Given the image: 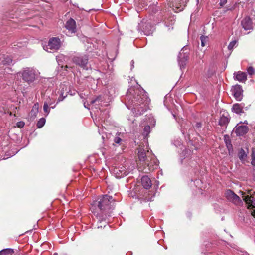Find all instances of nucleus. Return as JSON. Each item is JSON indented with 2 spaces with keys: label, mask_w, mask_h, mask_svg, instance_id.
I'll list each match as a JSON object with an SVG mask.
<instances>
[{
  "label": "nucleus",
  "mask_w": 255,
  "mask_h": 255,
  "mask_svg": "<svg viewBox=\"0 0 255 255\" xmlns=\"http://www.w3.org/2000/svg\"><path fill=\"white\" fill-rule=\"evenodd\" d=\"M127 106L136 115L142 114L147 109L150 99L147 93L140 87H131L128 90L126 96Z\"/></svg>",
  "instance_id": "1"
},
{
  "label": "nucleus",
  "mask_w": 255,
  "mask_h": 255,
  "mask_svg": "<svg viewBox=\"0 0 255 255\" xmlns=\"http://www.w3.org/2000/svg\"><path fill=\"white\" fill-rule=\"evenodd\" d=\"M115 202L112 196L104 195L93 202L91 209L99 221L105 220L108 217L111 216L115 207Z\"/></svg>",
  "instance_id": "2"
},
{
  "label": "nucleus",
  "mask_w": 255,
  "mask_h": 255,
  "mask_svg": "<svg viewBox=\"0 0 255 255\" xmlns=\"http://www.w3.org/2000/svg\"><path fill=\"white\" fill-rule=\"evenodd\" d=\"M138 156L140 161V165L143 166V168L140 166L139 167V171L148 173L154 170V167H153L154 165L152 162H149V160L154 159V155L149 151L147 147L145 148L140 147L138 148Z\"/></svg>",
  "instance_id": "3"
},
{
  "label": "nucleus",
  "mask_w": 255,
  "mask_h": 255,
  "mask_svg": "<svg viewBox=\"0 0 255 255\" xmlns=\"http://www.w3.org/2000/svg\"><path fill=\"white\" fill-rule=\"evenodd\" d=\"M19 74L22 79L28 83L33 82L35 79V71L31 68H25L19 72Z\"/></svg>",
  "instance_id": "4"
},
{
  "label": "nucleus",
  "mask_w": 255,
  "mask_h": 255,
  "mask_svg": "<svg viewBox=\"0 0 255 255\" xmlns=\"http://www.w3.org/2000/svg\"><path fill=\"white\" fill-rule=\"evenodd\" d=\"M72 61L76 65L85 69L87 67L88 57L86 55H79L72 58Z\"/></svg>",
  "instance_id": "5"
},
{
  "label": "nucleus",
  "mask_w": 255,
  "mask_h": 255,
  "mask_svg": "<svg viewBox=\"0 0 255 255\" xmlns=\"http://www.w3.org/2000/svg\"><path fill=\"white\" fill-rule=\"evenodd\" d=\"M61 47V41L58 37L51 38L48 41V45L46 46V49L48 51V49L51 50H57Z\"/></svg>",
  "instance_id": "6"
},
{
  "label": "nucleus",
  "mask_w": 255,
  "mask_h": 255,
  "mask_svg": "<svg viewBox=\"0 0 255 255\" xmlns=\"http://www.w3.org/2000/svg\"><path fill=\"white\" fill-rule=\"evenodd\" d=\"M225 195L228 200L237 205H240L242 203L240 198L231 190H227L225 193Z\"/></svg>",
  "instance_id": "7"
},
{
  "label": "nucleus",
  "mask_w": 255,
  "mask_h": 255,
  "mask_svg": "<svg viewBox=\"0 0 255 255\" xmlns=\"http://www.w3.org/2000/svg\"><path fill=\"white\" fill-rule=\"evenodd\" d=\"M232 95L237 101H240L243 98V90L240 85H236L232 89Z\"/></svg>",
  "instance_id": "8"
},
{
  "label": "nucleus",
  "mask_w": 255,
  "mask_h": 255,
  "mask_svg": "<svg viewBox=\"0 0 255 255\" xmlns=\"http://www.w3.org/2000/svg\"><path fill=\"white\" fill-rule=\"evenodd\" d=\"M249 130V128L245 125H239L238 124L234 128V132L238 136H243L246 134Z\"/></svg>",
  "instance_id": "9"
},
{
  "label": "nucleus",
  "mask_w": 255,
  "mask_h": 255,
  "mask_svg": "<svg viewBox=\"0 0 255 255\" xmlns=\"http://www.w3.org/2000/svg\"><path fill=\"white\" fill-rule=\"evenodd\" d=\"M184 50H182L178 56V63L181 69L184 68L189 59V56L186 54H183Z\"/></svg>",
  "instance_id": "10"
},
{
  "label": "nucleus",
  "mask_w": 255,
  "mask_h": 255,
  "mask_svg": "<svg viewBox=\"0 0 255 255\" xmlns=\"http://www.w3.org/2000/svg\"><path fill=\"white\" fill-rule=\"evenodd\" d=\"M66 28L71 33H75L76 32V21L72 18H70L66 23Z\"/></svg>",
  "instance_id": "11"
},
{
  "label": "nucleus",
  "mask_w": 255,
  "mask_h": 255,
  "mask_svg": "<svg viewBox=\"0 0 255 255\" xmlns=\"http://www.w3.org/2000/svg\"><path fill=\"white\" fill-rule=\"evenodd\" d=\"M241 24L245 30L253 29V22L249 17L244 18L241 22Z\"/></svg>",
  "instance_id": "12"
},
{
  "label": "nucleus",
  "mask_w": 255,
  "mask_h": 255,
  "mask_svg": "<svg viewBox=\"0 0 255 255\" xmlns=\"http://www.w3.org/2000/svg\"><path fill=\"white\" fill-rule=\"evenodd\" d=\"M242 195L243 200L248 205V206L255 208V198L251 196L245 195V194H242Z\"/></svg>",
  "instance_id": "13"
},
{
  "label": "nucleus",
  "mask_w": 255,
  "mask_h": 255,
  "mask_svg": "<svg viewBox=\"0 0 255 255\" xmlns=\"http://www.w3.org/2000/svg\"><path fill=\"white\" fill-rule=\"evenodd\" d=\"M230 117L228 113H224L221 116L219 121V125L221 126H227L229 122H230Z\"/></svg>",
  "instance_id": "14"
},
{
  "label": "nucleus",
  "mask_w": 255,
  "mask_h": 255,
  "mask_svg": "<svg viewBox=\"0 0 255 255\" xmlns=\"http://www.w3.org/2000/svg\"><path fill=\"white\" fill-rule=\"evenodd\" d=\"M234 77L239 82H244L247 80V74L245 72L241 71L235 72L234 73Z\"/></svg>",
  "instance_id": "15"
},
{
  "label": "nucleus",
  "mask_w": 255,
  "mask_h": 255,
  "mask_svg": "<svg viewBox=\"0 0 255 255\" xmlns=\"http://www.w3.org/2000/svg\"><path fill=\"white\" fill-rule=\"evenodd\" d=\"M245 104L244 103H236L233 104L232 110V112L237 114H241L244 113L243 108Z\"/></svg>",
  "instance_id": "16"
},
{
  "label": "nucleus",
  "mask_w": 255,
  "mask_h": 255,
  "mask_svg": "<svg viewBox=\"0 0 255 255\" xmlns=\"http://www.w3.org/2000/svg\"><path fill=\"white\" fill-rule=\"evenodd\" d=\"M143 187L146 189H149L152 186V182L150 178L147 176H143L141 179Z\"/></svg>",
  "instance_id": "17"
},
{
  "label": "nucleus",
  "mask_w": 255,
  "mask_h": 255,
  "mask_svg": "<svg viewBox=\"0 0 255 255\" xmlns=\"http://www.w3.org/2000/svg\"><path fill=\"white\" fill-rule=\"evenodd\" d=\"M38 103H36L34 104L33 106L32 107V108L29 113V115L30 116V118L32 119H34L35 117H36L37 114L38 112Z\"/></svg>",
  "instance_id": "18"
},
{
  "label": "nucleus",
  "mask_w": 255,
  "mask_h": 255,
  "mask_svg": "<svg viewBox=\"0 0 255 255\" xmlns=\"http://www.w3.org/2000/svg\"><path fill=\"white\" fill-rule=\"evenodd\" d=\"M143 32L146 35H149L152 33V27L149 24H145V25L143 26Z\"/></svg>",
  "instance_id": "19"
},
{
  "label": "nucleus",
  "mask_w": 255,
  "mask_h": 255,
  "mask_svg": "<svg viewBox=\"0 0 255 255\" xmlns=\"http://www.w3.org/2000/svg\"><path fill=\"white\" fill-rule=\"evenodd\" d=\"M224 140L226 143L227 148L229 150L230 148L232 147L229 136L228 135H225L224 136Z\"/></svg>",
  "instance_id": "20"
},
{
  "label": "nucleus",
  "mask_w": 255,
  "mask_h": 255,
  "mask_svg": "<svg viewBox=\"0 0 255 255\" xmlns=\"http://www.w3.org/2000/svg\"><path fill=\"white\" fill-rule=\"evenodd\" d=\"M12 63V59L9 56H7L6 57H5L1 62L2 64L4 66V65H11Z\"/></svg>",
  "instance_id": "21"
},
{
  "label": "nucleus",
  "mask_w": 255,
  "mask_h": 255,
  "mask_svg": "<svg viewBox=\"0 0 255 255\" xmlns=\"http://www.w3.org/2000/svg\"><path fill=\"white\" fill-rule=\"evenodd\" d=\"M13 252L14 251L12 249H4L0 251V255H6L8 254H12Z\"/></svg>",
  "instance_id": "22"
},
{
  "label": "nucleus",
  "mask_w": 255,
  "mask_h": 255,
  "mask_svg": "<svg viewBox=\"0 0 255 255\" xmlns=\"http://www.w3.org/2000/svg\"><path fill=\"white\" fill-rule=\"evenodd\" d=\"M118 168V170L120 172L119 175H116L117 177L118 178H121L124 176H126L128 174V171L126 170L125 169H123L122 167H121L120 169L119 168Z\"/></svg>",
  "instance_id": "23"
},
{
  "label": "nucleus",
  "mask_w": 255,
  "mask_h": 255,
  "mask_svg": "<svg viewBox=\"0 0 255 255\" xmlns=\"http://www.w3.org/2000/svg\"><path fill=\"white\" fill-rule=\"evenodd\" d=\"M200 40L201 41V46L204 47L208 43L209 38L208 36H204L202 35L200 37Z\"/></svg>",
  "instance_id": "24"
},
{
  "label": "nucleus",
  "mask_w": 255,
  "mask_h": 255,
  "mask_svg": "<svg viewBox=\"0 0 255 255\" xmlns=\"http://www.w3.org/2000/svg\"><path fill=\"white\" fill-rule=\"evenodd\" d=\"M237 42L238 41L236 40H233L231 42H230L228 46V50L230 51H232L234 47L237 46Z\"/></svg>",
  "instance_id": "25"
},
{
  "label": "nucleus",
  "mask_w": 255,
  "mask_h": 255,
  "mask_svg": "<svg viewBox=\"0 0 255 255\" xmlns=\"http://www.w3.org/2000/svg\"><path fill=\"white\" fill-rule=\"evenodd\" d=\"M150 127L148 125L146 126L143 129V135L145 137H146L148 135V134L150 133Z\"/></svg>",
  "instance_id": "26"
},
{
  "label": "nucleus",
  "mask_w": 255,
  "mask_h": 255,
  "mask_svg": "<svg viewBox=\"0 0 255 255\" xmlns=\"http://www.w3.org/2000/svg\"><path fill=\"white\" fill-rule=\"evenodd\" d=\"M52 105V103H48L45 102L43 105V110L45 113L48 115L49 113L50 109H49V106Z\"/></svg>",
  "instance_id": "27"
},
{
  "label": "nucleus",
  "mask_w": 255,
  "mask_h": 255,
  "mask_svg": "<svg viewBox=\"0 0 255 255\" xmlns=\"http://www.w3.org/2000/svg\"><path fill=\"white\" fill-rule=\"evenodd\" d=\"M45 121V119L44 118L40 119L37 123V127L38 128H41L44 125Z\"/></svg>",
  "instance_id": "28"
},
{
  "label": "nucleus",
  "mask_w": 255,
  "mask_h": 255,
  "mask_svg": "<svg viewBox=\"0 0 255 255\" xmlns=\"http://www.w3.org/2000/svg\"><path fill=\"white\" fill-rule=\"evenodd\" d=\"M97 219L98 220V228H102V226H103L104 228L106 227V224L107 223V222H106V219L105 220L99 221L98 218H97Z\"/></svg>",
  "instance_id": "29"
},
{
  "label": "nucleus",
  "mask_w": 255,
  "mask_h": 255,
  "mask_svg": "<svg viewBox=\"0 0 255 255\" xmlns=\"http://www.w3.org/2000/svg\"><path fill=\"white\" fill-rule=\"evenodd\" d=\"M149 162H152V164L154 165L153 166V167H154V170L155 169H156L158 166V162L157 160V159L155 158V156H154V159L153 160H149Z\"/></svg>",
  "instance_id": "30"
},
{
  "label": "nucleus",
  "mask_w": 255,
  "mask_h": 255,
  "mask_svg": "<svg viewBox=\"0 0 255 255\" xmlns=\"http://www.w3.org/2000/svg\"><path fill=\"white\" fill-rule=\"evenodd\" d=\"M247 156L244 150L243 149H241L239 154V158L241 160L245 159V157Z\"/></svg>",
  "instance_id": "31"
},
{
  "label": "nucleus",
  "mask_w": 255,
  "mask_h": 255,
  "mask_svg": "<svg viewBox=\"0 0 255 255\" xmlns=\"http://www.w3.org/2000/svg\"><path fill=\"white\" fill-rule=\"evenodd\" d=\"M122 141V140L121 139V138L118 136L115 137L114 139V143L116 144H118L119 145L121 144Z\"/></svg>",
  "instance_id": "32"
},
{
  "label": "nucleus",
  "mask_w": 255,
  "mask_h": 255,
  "mask_svg": "<svg viewBox=\"0 0 255 255\" xmlns=\"http://www.w3.org/2000/svg\"><path fill=\"white\" fill-rule=\"evenodd\" d=\"M252 161L251 164L253 166H255V154L254 152H252L251 154Z\"/></svg>",
  "instance_id": "33"
},
{
  "label": "nucleus",
  "mask_w": 255,
  "mask_h": 255,
  "mask_svg": "<svg viewBox=\"0 0 255 255\" xmlns=\"http://www.w3.org/2000/svg\"><path fill=\"white\" fill-rule=\"evenodd\" d=\"M66 96H67V95H66V96H64L63 93L62 92H61L60 94V96L57 99V103L62 101Z\"/></svg>",
  "instance_id": "34"
},
{
  "label": "nucleus",
  "mask_w": 255,
  "mask_h": 255,
  "mask_svg": "<svg viewBox=\"0 0 255 255\" xmlns=\"http://www.w3.org/2000/svg\"><path fill=\"white\" fill-rule=\"evenodd\" d=\"M247 72L249 75H253L254 73V69L252 67H249L247 69Z\"/></svg>",
  "instance_id": "35"
},
{
  "label": "nucleus",
  "mask_w": 255,
  "mask_h": 255,
  "mask_svg": "<svg viewBox=\"0 0 255 255\" xmlns=\"http://www.w3.org/2000/svg\"><path fill=\"white\" fill-rule=\"evenodd\" d=\"M25 125L24 122L22 121L18 122L17 123L16 125L18 128H22Z\"/></svg>",
  "instance_id": "36"
},
{
  "label": "nucleus",
  "mask_w": 255,
  "mask_h": 255,
  "mask_svg": "<svg viewBox=\"0 0 255 255\" xmlns=\"http://www.w3.org/2000/svg\"><path fill=\"white\" fill-rule=\"evenodd\" d=\"M227 3V0H220V5L221 6H224Z\"/></svg>",
  "instance_id": "37"
},
{
  "label": "nucleus",
  "mask_w": 255,
  "mask_h": 255,
  "mask_svg": "<svg viewBox=\"0 0 255 255\" xmlns=\"http://www.w3.org/2000/svg\"><path fill=\"white\" fill-rule=\"evenodd\" d=\"M114 173L117 175H119L120 172L118 170V168H115L114 170Z\"/></svg>",
  "instance_id": "38"
},
{
  "label": "nucleus",
  "mask_w": 255,
  "mask_h": 255,
  "mask_svg": "<svg viewBox=\"0 0 255 255\" xmlns=\"http://www.w3.org/2000/svg\"><path fill=\"white\" fill-rule=\"evenodd\" d=\"M202 124L201 123H197L196 124V128H201Z\"/></svg>",
  "instance_id": "39"
},
{
  "label": "nucleus",
  "mask_w": 255,
  "mask_h": 255,
  "mask_svg": "<svg viewBox=\"0 0 255 255\" xmlns=\"http://www.w3.org/2000/svg\"><path fill=\"white\" fill-rule=\"evenodd\" d=\"M98 98H97L94 100H92L91 101V104H93L95 103L98 100Z\"/></svg>",
  "instance_id": "40"
},
{
  "label": "nucleus",
  "mask_w": 255,
  "mask_h": 255,
  "mask_svg": "<svg viewBox=\"0 0 255 255\" xmlns=\"http://www.w3.org/2000/svg\"><path fill=\"white\" fill-rule=\"evenodd\" d=\"M252 216L255 218V209H254L252 211Z\"/></svg>",
  "instance_id": "41"
},
{
  "label": "nucleus",
  "mask_w": 255,
  "mask_h": 255,
  "mask_svg": "<svg viewBox=\"0 0 255 255\" xmlns=\"http://www.w3.org/2000/svg\"><path fill=\"white\" fill-rule=\"evenodd\" d=\"M253 179L255 181V172H254V175H253Z\"/></svg>",
  "instance_id": "42"
},
{
  "label": "nucleus",
  "mask_w": 255,
  "mask_h": 255,
  "mask_svg": "<svg viewBox=\"0 0 255 255\" xmlns=\"http://www.w3.org/2000/svg\"><path fill=\"white\" fill-rule=\"evenodd\" d=\"M54 255H58V254H57V253H55L54 254Z\"/></svg>",
  "instance_id": "43"
},
{
  "label": "nucleus",
  "mask_w": 255,
  "mask_h": 255,
  "mask_svg": "<svg viewBox=\"0 0 255 255\" xmlns=\"http://www.w3.org/2000/svg\"><path fill=\"white\" fill-rule=\"evenodd\" d=\"M244 123L247 124V122L245 121Z\"/></svg>",
  "instance_id": "44"
},
{
  "label": "nucleus",
  "mask_w": 255,
  "mask_h": 255,
  "mask_svg": "<svg viewBox=\"0 0 255 255\" xmlns=\"http://www.w3.org/2000/svg\"><path fill=\"white\" fill-rule=\"evenodd\" d=\"M8 70H10V71H11V68H8Z\"/></svg>",
  "instance_id": "45"
}]
</instances>
